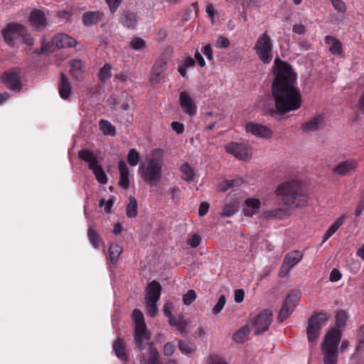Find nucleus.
Wrapping results in <instances>:
<instances>
[{
  "instance_id": "obj_1",
  "label": "nucleus",
  "mask_w": 364,
  "mask_h": 364,
  "mask_svg": "<svg viewBox=\"0 0 364 364\" xmlns=\"http://www.w3.org/2000/svg\"><path fill=\"white\" fill-rule=\"evenodd\" d=\"M275 77L272 85L275 107L279 114H285L299 109L301 97L296 87V73L291 66L279 58L274 60Z\"/></svg>"
},
{
  "instance_id": "obj_2",
  "label": "nucleus",
  "mask_w": 364,
  "mask_h": 364,
  "mask_svg": "<svg viewBox=\"0 0 364 364\" xmlns=\"http://www.w3.org/2000/svg\"><path fill=\"white\" fill-rule=\"evenodd\" d=\"M276 193L278 200L290 208H302L309 200L307 195L303 193L301 185L296 181L279 184Z\"/></svg>"
},
{
  "instance_id": "obj_3",
  "label": "nucleus",
  "mask_w": 364,
  "mask_h": 364,
  "mask_svg": "<svg viewBox=\"0 0 364 364\" xmlns=\"http://www.w3.org/2000/svg\"><path fill=\"white\" fill-rule=\"evenodd\" d=\"M164 151L161 149H154L146 164L141 163L139 167V174L151 186H155L162 178Z\"/></svg>"
},
{
  "instance_id": "obj_4",
  "label": "nucleus",
  "mask_w": 364,
  "mask_h": 364,
  "mask_svg": "<svg viewBox=\"0 0 364 364\" xmlns=\"http://www.w3.org/2000/svg\"><path fill=\"white\" fill-rule=\"evenodd\" d=\"M134 340L136 347L140 350H144L148 346L147 352L149 354V363L142 354L140 356L141 364H161L159 359V353L156 347L149 342L150 334L148 332L146 327L134 328Z\"/></svg>"
},
{
  "instance_id": "obj_5",
  "label": "nucleus",
  "mask_w": 364,
  "mask_h": 364,
  "mask_svg": "<svg viewBox=\"0 0 364 364\" xmlns=\"http://www.w3.org/2000/svg\"><path fill=\"white\" fill-rule=\"evenodd\" d=\"M341 338V331L331 328L326 334L321 346L324 364H337L338 346Z\"/></svg>"
},
{
  "instance_id": "obj_6",
  "label": "nucleus",
  "mask_w": 364,
  "mask_h": 364,
  "mask_svg": "<svg viewBox=\"0 0 364 364\" xmlns=\"http://www.w3.org/2000/svg\"><path fill=\"white\" fill-rule=\"evenodd\" d=\"M273 41L267 31L261 33L257 38L253 50L264 64H269L273 58Z\"/></svg>"
},
{
  "instance_id": "obj_7",
  "label": "nucleus",
  "mask_w": 364,
  "mask_h": 364,
  "mask_svg": "<svg viewBox=\"0 0 364 364\" xmlns=\"http://www.w3.org/2000/svg\"><path fill=\"white\" fill-rule=\"evenodd\" d=\"M327 316L324 313L313 314L308 321L306 334L310 343L315 342L320 335V331L327 321Z\"/></svg>"
},
{
  "instance_id": "obj_8",
  "label": "nucleus",
  "mask_w": 364,
  "mask_h": 364,
  "mask_svg": "<svg viewBox=\"0 0 364 364\" xmlns=\"http://www.w3.org/2000/svg\"><path fill=\"white\" fill-rule=\"evenodd\" d=\"M225 149L240 160L248 161L252 158V149L247 143L230 142L226 144Z\"/></svg>"
},
{
  "instance_id": "obj_9",
  "label": "nucleus",
  "mask_w": 364,
  "mask_h": 364,
  "mask_svg": "<svg viewBox=\"0 0 364 364\" xmlns=\"http://www.w3.org/2000/svg\"><path fill=\"white\" fill-rule=\"evenodd\" d=\"M24 33V27L18 23H9L1 30V34L7 45L14 46L16 41Z\"/></svg>"
},
{
  "instance_id": "obj_10",
  "label": "nucleus",
  "mask_w": 364,
  "mask_h": 364,
  "mask_svg": "<svg viewBox=\"0 0 364 364\" xmlns=\"http://www.w3.org/2000/svg\"><path fill=\"white\" fill-rule=\"evenodd\" d=\"M303 258V254L298 250L291 251L285 255L279 275L284 278L288 276L290 269Z\"/></svg>"
},
{
  "instance_id": "obj_11",
  "label": "nucleus",
  "mask_w": 364,
  "mask_h": 364,
  "mask_svg": "<svg viewBox=\"0 0 364 364\" xmlns=\"http://www.w3.org/2000/svg\"><path fill=\"white\" fill-rule=\"evenodd\" d=\"M272 322V312L270 310L264 309L259 313L253 321L255 333L258 335L268 330Z\"/></svg>"
},
{
  "instance_id": "obj_12",
  "label": "nucleus",
  "mask_w": 364,
  "mask_h": 364,
  "mask_svg": "<svg viewBox=\"0 0 364 364\" xmlns=\"http://www.w3.org/2000/svg\"><path fill=\"white\" fill-rule=\"evenodd\" d=\"M180 106L186 114L193 117L197 112V105L193 99L186 91H182L179 95Z\"/></svg>"
},
{
  "instance_id": "obj_13",
  "label": "nucleus",
  "mask_w": 364,
  "mask_h": 364,
  "mask_svg": "<svg viewBox=\"0 0 364 364\" xmlns=\"http://www.w3.org/2000/svg\"><path fill=\"white\" fill-rule=\"evenodd\" d=\"M2 82L10 90L19 92L21 90L20 76L16 70H8L2 75Z\"/></svg>"
},
{
  "instance_id": "obj_14",
  "label": "nucleus",
  "mask_w": 364,
  "mask_h": 364,
  "mask_svg": "<svg viewBox=\"0 0 364 364\" xmlns=\"http://www.w3.org/2000/svg\"><path fill=\"white\" fill-rule=\"evenodd\" d=\"M167 70V63L164 59L159 58L154 64L149 81L152 85H156L160 82L163 77V74Z\"/></svg>"
},
{
  "instance_id": "obj_15",
  "label": "nucleus",
  "mask_w": 364,
  "mask_h": 364,
  "mask_svg": "<svg viewBox=\"0 0 364 364\" xmlns=\"http://www.w3.org/2000/svg\"><path fill=\"white\" fill-rule=\"evenodd\" d=\"M245 129L247 132L262 139H269L272 135V132L267 127L252 122L246 124Z\"/></svg>"
},
{
  "instance_id": "obj_16",
  "label": "nucleus",
  "mask_w": 364,
  "mask_h": 364,
  "mask_svg": "<svg viewBox=\"0 0 364 364\" xmlns=\"http://www.w3.org/2000/svg\"><path fill=\"white\" fill-rule=\"evenodd\" d=\"M53 49L73 48L77 44L76 41L65 33H58L51 40Z\"/></svg>"
},
{
  "instance_id": "obj_17",
  "label": "nucleus",
  "mask_w": 364,
  "mask_h": 364,
  "mask_svg": "<svg viewBox=\"0 0 364 364\" xmlns=\"http://www.w3.org/2000/svg\"><path fill=\"white\" fill-rule=\"evenodd\" d=\"M161 290L162 287L159 282L155 280L151 281L145 290V301H158L161 296Z\"/></svg>"
},
{
  "instance_id": "obj_18",
  "label": "nucleus",
  "mask_w": 364,
  "mask_h": 364,
  "mask_svg": "<svg viewBox=\"0 0 364 364\" xmlns=\"http://www.w3.org/2000/svg\"><path fill=\"white\" fill-rule=\"evenodd\" d=\"M325 127V120L323 116L316 115L306 122L301 125V130L305 132H316L322 129Z\"/></svg>"
},
{
  "instance_id": "obj_19",
  "label": "nucleus",
  "mask_w": 364,
  "mask_h": 364,
  "mask_svg": "<svg viewBox=\"0 0 364 364\" xmlns=\"http://www.w3.org/2000/svg\"><path fill=\"white\" fill-rule=\"evenodd\" d=\"M104 14L100 11H87L82 16V21L85 26L90 27L96 25L102 20Z\"/></svg>"
},
{
  "instance_id": "obj_20",
  "label": "nucleus",
  "mask_w": 364,
  "mask_h": 364,
  "mask_svg": "<svg viewBox=\"0 0 364 364\" xmlns=\"http://www.w3.org/2000/svg\"><path fill=\"white\" fill-rule=\"evenodd\" d=\"M119 21L124 27L129 29L135 28L138 23L136 14L130 11H123L120 14Z\"/></svg>"
},
{
  "instance_id": "obj_21",
  "label": "nucleus",
  "mask_w": 364,
  "mask_h": 364,
  "mask_svg": "<svg viewBox=\"0 0 364 364\" xmlns=\"http://www.w3.org/2000/svg\"><path fill=\"white\" fill-rule=\"evenodd\" d=\"M78 156L88 164V168L91 171L100 165V161L94 153L88 149H82L79 151Z\"/></svg>"
},
{
  "instance_id": "obj_22",
  "label": "nucleus",
  "mask_w": 364,
  "mask_h": 364,
  "mask_svg": "<svg viewBox=\"0 0 364 364\" xmlns=\"http://www.w3.org/2000/svg\"><path fill=\"white\" fill-rule=\"evenodd\" d=\"M119 171V186L124 190L129 188V170L127 164L124 161H120L118 164Z\"/></svg>"
},
{
  "instance_id": "obj_23",
  "label": "nucleus",
  "mask_w": 364,
  "mask_h": 364,
  "mask_svg": "<svg viewBox=\"0 0 364 364\" xmlns=\"http://www.w3.org/2000/svg\"><path fill=\"white\" fill-rule=\"evenodd\" d=\"M290 211L286 208H277L273 210L264 211L263 218L267 220L279 219L283 220L290 215Z\"/></svg>"
},
{
  "instance_id": "obj_24",
  "label": "nucleus",
  "mask_w": 364,
  "mask_h": 364,
  "mask_svg": "<svg viewBox=\"0 0 364 364\" xmlns=\"http://www.w3.org/2000/svg\"><path fill=\"white\" fill-rule=\"evenodd\" d=\"M113 350L116 356L122 361L128 360V354L126 350V343L123 338L118 337L113 343Z\"/></svg>"
},
{
  "instance_id": "obj_25",
  "label": "nucleus",
  "mask_w": 364,
  "mask_h": 364,
  "mask_svg": "<svg viewBox=\"0 0 364 364\" xmlns=\"http://www.w3.org/2000/svg\"><path fill=\"white\" fill-rule=\"evenodd\" d=\"M31 23L38 29H42L46 25L44 13L41 10H34L30 14Z\"/></svg>"
},
{
  "instance_id": "obj_26",
  "label": "nucleus",
  "mask_w": 364,
  "mask_h": 364,
  "mask_svg": "<svg viewBox=\"0 0 364 364\" xmlns=\"http://www.w3.org/2000/svg\"><path fill=\"white\" fill-rule=\"evenodd\" d=\"M72 87L68 77L61 73L60 80L58 85V92L61 98L66 100L70 97Z\"/></svg>"
},
{
  "instance_id": "obj_27",
  "label": "nucleus",
  "mask_w": 364,
  "mask_h": 364,
  "mask_svg": "<svg viewBox=\"0 0 364 364\" xmlns=\"http://www.w3.org/2000/svg\"><path fill=\"white\" fill-rule=\"evenodd\" d=\"M355 168V162L353 160H347L336 165L333 171L338 175H345Z\"/></svg>"
},
{
  "instance_id": "obj_28",
  "label": "nucleus",
  "mask_w": 364,
  "mask_h": 364,
  "mask_svg": "<svg viewBox=\"0 0 364 364\" xmlns=\"http://www.w3.org/2000/svg\"><path fill=\"white\" fill-rule=\"evenodd\" d=\"M325 43L330 45L329 50L333 55H340L342 53V45L339 40L333 36H327Z\"/></svg>"
},
{
  "instance_id": "obj_29",
  "label": "nucleus",
  "mask_w": 364,
  "mask_h": 364,
  "mask_svg": "<svg viewBox=\"0 0 364 364\" xmlns=\"http://www.w3.org/2000/svg\"><path fill=\"white\" fill-rule=\"evenodd\" d=\"M70 75L76 80H80L82 77V62L77 59H73L70 61Z\"/></svg>"
},
{
  "instance_id": "obj_30",
  "label": "nucleus",
  "mask_w": 364,
  "mask_h": 364,
  "mask_svg": "<svg viewBox=\"0 0 364 364\" xmlns=\"http://www.w3.org/2000/svg\"><path fill=\"white\" fill-rule=\"evenodd\" d=\"M250 333V330L249 326L245 325L232 335V340L238 343H243L247 340Z\"/></svg>"
},
{
  "instance_id": "obj_31",
  "label": "nucleus",
  "mask_w": 364,
  "mask_h": 364,
  "mask_svg": "<svg viewBox=\"0 0 364 364\" xmlns=\"http://www.w3.org/2000/svg\"><path fill=\"white\" fill-rule=\"evenodd\" d=\"M87 237L92 246L95 249H99L102 240L100 234L92 227H89L87 229Z\"/></svg>"
},
{
  "instance_id": "obj_32",
  "label": "nucleus",
  "mask_w": 364,
  "mask_h": 364,
  "mask_svg": "<svg viewBox=\"0 0 364 364\" xmlns=\"http://www.w3.org/2000/svg\"><path fill=\"white\" fill-rule=\"evenodd\" d=\"M345 217L343 215L332 224L323 236V242L327 241L336 230L343 224Z\"/></svg>"
},
{
  "instance_id": "obj_33",
  "label": "nucleus",
  "mask_w": 364,
  "mask_h": 364,
  "mask_svg": "<svg viewBox=\"0 0 364 364\" xmlns=\"http://www.w3.org/2000/svg\"><path fill=\"white\" fill-rule=\"evenodd\" d=\"M181 171L183 173V179L188 183L193 182L195 179V171L191 167L188 163H185L181 166Z\"/></svg>"
},
{
  "instance_id": "obj_34",
  "label": "nucleus",
  "mask_w": 364,
  "mask_h": 364,
  "mask_svg": "<svg viewBox=\"0 0 364 364\" xmlns=\"http://www.w3.org/2000/svg\"><path fill=\"white\" fill-rule=\"evenodd\" d=\"M137 211V202L135 198L129 196L128 198V203L126 207V214L128 218H133L136 217Z\"/></svg>"
},
{
  "instance_id": "obj_35",
  "label": "nucleus",
  "mask_w": 364,
  "mask_h": 364,
  "mask_svg": "<svg viewBox=\"0 0 364 364\" xmlns=\"http://www.w3.org/2000/svg\"><path fill=\"white\" fill-rule=\"evenodd\" d=\"M347 319V313L344 310L338 311L336 314V325L332 328H335L338 329L342 334V331L341 328L345 326Z\"/></svg>"
},
{
  "instance_id": "obj_36",
  "label": "nucleus",
  "mask_w": 364,
  "mask_h": 364,
  "mask_svg": "<svg viewBox=\"0 0 364 364\" xmlns=\"http://www.w3.org/2000/svg\"><path fill=\"white\" fill-rule=\"evenodd\" d=\"M100 129L105 135L115 136V127L107 120L101 119L99 123Z\"/></svg>"
},
{
  "instance_id": "obj_37",
  "label": "nucleus",
  "mask_w": 364,
  "mask_h": 364,
  "mask_svg": "<svg viewBox=\"0 0 364 364\" xmlns=\"http://www.w3.org/2000/svg\"><path fill=\"white\" fill-rule=\"evenodd\" d=\"M122 252V247L117 244L111 243L109 247V253L111 262L115 264Z\"/></svg>"
},
{
  "instance_id": "obj_38",
  "label": "nucleus",
  "mask_w": 364,
  "mask_h": 364,
  "mask_svg": "<svg viewBox=\"0 0 364 364\" xmlns=\"http://www.w3.org/2000/svg\"><path fill=\"white\" fill-rule=\"evenodd\" d=\"M294 308L288 305L287 304H283L282 309L279 312V315L277 317V321L279 323L283 322L285 319H287L293 312Z\"/></svg>"
},
{
  "instance_id": "obj_39",
  "label": "nucleus",
  "mask_w": 364,
  "mask_h": 364,
  "mask_svg": "<svg viewBox=\"0 0 364 364\" xmlns=\"http://www.w3.org/2000/svg\"><path fill=\"white\" fill-rule=\"evenodd\" d=\"M132 316L134 321V328L146 327L144 315L139 309H134L132 312Z\"/></svg>"
},
{
  "instance_id": "obj_40",
  "label": "nucleus",
  "mask_w": 364,
  "mask_h": 364,
  "mask_svg": "<svg viewBox=\"0 0 364 364\" xmlns=\"http://www.w3.org/2000/svg\"><path fill=\"white\" fill-rule=\"evenodd\" d=\"M299 297H300L299 291L296 290V289L291 290L287 296L284 303L295 308L296 306L298 304Z\"/></svg>"
},
{
  "instance_id": "obj_41",
  "label": "nucleus",
  "mask_w": 364,
  "mask_h": 364,
  "mask_svg": "<svg viewBox=\"0 0 364 364\" xmlns=\"http://www.w3.org/2000/svg\"><path fill=\"white\" fill-rule=\"evenodd\" d=\"M112 67L109 64L106 63L102 68H100L98 73V77L102 82H106L107 80L112 77Z\"/></svg>"
},
{
  "instance_id": "obj_42",
  "label": "nucleus",
  "mask_w": 364,
  "mask_h": 364,
  "mask_svg": "<svg viewBox=\"0 0 364 364\" xmlns=\"http://www.w3.org/2000/svg\"><path fill=\"white\" fill-rule=\"evenodd\" d=\"M139 161V153L136 149H132L127 154V161L131 166H136Z\"/></svg>"
},
{
  "instance_id": "obj_43",
  "label": "nucleus",
  "mask_w": 364,
  "mask_h": 364,
  "mask_svg": "<svg viewBox=\"0 0 364 364\" xmlns=\"http://www.w3.org/2000/svg\"><path fill=\"white\" fill-rule=\"evenodd\" d=\"M95 176L97 181L101 184H105L107 182V175L103 171L101 165L92 170Z\"/></svg>"
},
{
  "instance_id": "obj_44",
  "label": "nucleus",
  "mask_w": 364,
  "mask_h": 364,
  "mask_svg": "<svg viewBox=\"0 0 364 364\" xmlns=\"http://www.w3.org/2000/svg\"><path fill=\"white\" fill-rule=\"evenodd\" d=\"M237 210V206L235 203L225 204L223 208L222 215L230 217Z\"/></svg>"
},
{
  "instance_id": "obj_45",
  "label": "nucleus",
  "mask_w": 364,
  "mask_h": 364,
  "mask_svg": "<svg viewBox=\"0 0 364 364\" xmlns=\"http://www.w3.org/2000/svg\"><path fill=\"white\" fill-rule=\"evenodd\" d=\"M145 304L147 315L154 317L158 312L157 301H145Z\"/></svg>"
},
{
  "instance_id": "obj_46",
  "label": "nucleus",
  "mask_w": 364,
  "mask_h": 364,
  "mask_svg": "<svg viewBox=\"0 0 364 364\" xmlns=\"http://www.w3.org/2000/svg\"><path fill=\"white\" fill-rule=\"evenodd\" d=\"M145 41L140 37H134L130 43L129 46L134 50H140L145 46Z\"/></svg>"
},
{
  "instance_id": "obj_47",
  "label": "nucleus",
  "mask_w": 364,
  "mask_h": 364,
  "mask_svg": "<svg viewBox=\"0 0 364 364\" xmlns=\"http://www.w3.org/2000/svg\"><path fill=\"white\" fill-rule=\"evenodd\" d=\"M226 302L225 296L222 294L220 296L217 304L213 308L212 312L214 315L218 314L223 309Z\"/></svg>"
},
{
  "instance_id": "obj_48",
  "label": "nucleus",
  "mask_w": 364,
  "mask_h": 364,
  "mask_svg": "<svg viewBox=\"0 0 364 364\" xmlns=\"http://www.w3.org/2000/svg\"><path fill=\"white\" fill-rule=\"evenodd\" d=\"M331 1L335 10L341 14L346 13V6L342 0H331Z\"/></svg>"
},
{
  "instance_id": "obj_49",
  "label": "nucleus",
  "mask_w": 364,
  "mask_h": 364,
  "mask_svg": "<svg viewBox=\"0 0 364 364\" xmlns=\"http://www.w3.org/2000/svg\"><path fill=\"white\" fill-rule=\"evenodd\" d=\"M196 298V292L194 290H188L186 294L183 296V301L186 305H190L195 301Z\"/></svg>"
},
{
  "instance_id": "obj_50",
  "label": "nucleus",
  "mask_w": 364,
  "mask_h": 364,
  "mask_svg": "<svg viewBox=\"0 0 364 364\" xmlns=\"http://www.w3.org/2000/svg\"><path fill=\"white\" fill-rule=\"evenodd\" d=\"M205 364H228V362L222 357L213 355H210L207 359Z\"/></svg>"
},
{
  "instance_id": "obj_51",
  "label": "nucleus",
  "mask_w": 364,
  "mask_h": 364,
  "mask_svg": "<svg viewBox=\"0 0 364 364\" xmlns=\"http://www.w3.org/2000/svg\"><path fill=\"white\" fill-rule=\"evenodd\" d=\"M230 46V41L228 38L220 36L218 37L216 42H215V46L218 48H228Z\"/></svg>"
},
{
  "instance_id": "obj_52",
  "label": "nucleus",
  "mask_w": 364,
  "mask_h": 364,
  "mask_svg": "<svg viewBox=\"0 0 364 364\" xmlns=\"http://www.w3.org/2000/svg\"><path fill=\"white\" fill-rule=\"evenodd\" d=\"M187 324V321H186L184 316H180L178 317V323H177V325L175 327L181 333H186Z\"/></svg>"
},
{
  "instance_id": "obj_53",
  "label": "nucleus",
  "mask_w": 364,
  "mask_h": 364,
  "mask_svg": "<svg viewBox=\"0 0 364 364\" xmlns=\"http://www.w3.org/2000/svg\"><path fill=\"white\" fill-rule=\"evenodd\" d=\"M245 203L248 208H251L253 210L259 209L261 205L259 200L255 198H247Z\"/></svg>"
},
{
  "instance_id": "obj_54",
  "label": "nucleus",
  "mask_w": 364,
  "mask_h": 364,
  "mask_svg": "<svg viewBox=\"0 0 364 364\" xmlns=\"http://www.w3.org/2000/svg\"><path fill=\"white\" fill-rule=\"evenodd\" d=\"M122 1V0H106V3L108 5L112 14H114L117 11Z\"/></svg>"
},
{
  "instance_id": "obj_55",
  "label": "nucleus",
  "mask_w": 364,
  "mask_h": 364,
  "mask_svg": "<svg viewBox=\"0 0 364 364\" xmlns=\"http://www.w3.org/2000/svg\"><path fill=\"white\" fill-rule=\"evenodd\" d=\"M200 241H201V237L198 234H194L188 240V244L191 247H197L200 243Z\"/></svg>"
},
{
  "instance_id": "obj_56",
  "label": "nucleus",
  "mask_w": 364,
  "mask_h": 364,
  "mask_svg": "<svg viewBox=\"0 0 364 364\" xmlns=\"http://www.w3.org/2000/svg\"><path fill=\"white\" fill-rule=\"evenodd\" d=\"M175 345L171 342L166 343L164 347V354L166 356H171L175 351Z\"/></svg>"
},
{
  "instance_id": "obj_57",
  "label": "nucleus",
  "mask_w": 364,
  "mask_h": 364,
  "mask_svg": "<svg viewBox=\"0 0 364 364\" xmlns=\"http://www.w3.org/2000/svg\"><path fill=\"white\" fill-rule=\"evenodd\" d=\"M171 128L177 134H181L184 132L183 124L178 122H173L171 123Z\"/></svg>"
},
{
  "instance_id": "obj_58",
  "label": "nucleus",
  "mask_w": 364,
  "mask_h": 364,
  "mask_svg": "<svg viewBox=\"0 0 364 364\" xmlns=\"http://www.w3.org/2000/svg\"><path fill=\"white\" fill-rule=\"evenodd\" d=\"M341 273L338 269H333L329 276V280L332 282H338L341 278Z\"/></svg>"
},
{
  "instance_id": "obj_59",
  "label": "nucleus",
  "mask_w": 364,
  "mask_h": 364,
  "mask_svg": "<svg viewBox=\"0 0 364 364\" xmlns=\"http://www.w3.org/2000/svg\"><path fill=\"white\" fill-rule=\"evenodd\" d=\"M178 349L182 353L188 354L191 352L189 345L183 341H178Z\"/></svg>"
},
{
  "instance_id": "obj_60",
  "label": "nucleus",
  "mask_w": 364,
  "mask_h": 364,
  "mask_svg": "<svg viewBox=\"0 0 364 364\" xmlns=\"http://www.w3.org/2000/svg\"><path fill=\"white\" fill-rule=\"evenodd\" d=\"M209 208H210V205L208 203L202 202L199 205L198 215L200 216H203V215H206L207 213L208 212Z\"/></svg>"
},
{
  "instance_id": "obj_61",
  "label": "nucleus",
  "mask_w": 364,
  "mask_h": 364,
  "mask_svg": "<svg viewBox=\"0 0 364 364\" xmlns=\"http://www.w3.org/2000/svg\"><path fill=\"white\" fill-rule=\"evenodd\" d=\"M245 296V291L242 289H238L235 291L234 299L236 303H240L243 301Z\"/></svg>"
},
{
  "instance_id": "obj_62",
  "label": "nucleus",
  "mask_w": 364,
  "mask_h": 364,
  "mask_svg": "<svg viewBox=\"0 0 364 364\" xmlns=\"http://www.w3.org/2000/svg\"><path fill=\"white\" fill-rule=\"evenodd\" d=\"M202 52L206 56L208 60H212L213 59V49L210 45L208 44L205 46L203 48Z\"/></svg>"
},
{
  "instance_id": "obj_63",
  "label": "nucleus",
  "mask_w": 364,
  "mask_h": 364,
  "mask_svg": "<svg viewBox=\"0 0 364 364\" xmlns=\"http://www.w3.org/2000/svg\"><path fill=\"white\" fill-rule=\"evenodd\" d=\"M243 183V180L241 178L235 179L225 180V183L229 185L230 188H233L240 186Z\"/></svg>"
},
{
  "instance_id": "obj_64",
  "label": "nucleus",
  "mask_w": 364,
  "mask_h": 364,
  "mask_svg": "<svg viewBox=\"0 0 364 364\" xmlns=\"http://www.w3.org/2000/svg\"><path fill=\"white\" fill-rule=\"evenodd\" d=\"M292 31L300 35L304 34L306 27L302 24H295L292 27Z\"/></svg>"
}]
</instances>
